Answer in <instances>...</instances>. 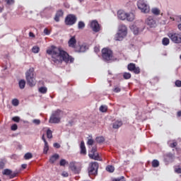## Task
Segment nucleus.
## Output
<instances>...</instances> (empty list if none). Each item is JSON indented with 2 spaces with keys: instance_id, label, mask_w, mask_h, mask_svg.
I'll return each instance as SVG.
<instances>
[{
  "instance_id": "obj_1",
  "label": "nucleus",
  "mask_w": 181,
  "mask_h": 181,
  "mask_svg": "<svg viewBox=\"0 0 181 181\" xmlns=\"http://www.w3.org/2000/svg\"><path fill=\"white\" fill-rule=\"evenodd\" d=\"M47 54L51 56L52 60L57 64L63 62H65V63H69V62L73 63L74 62V58L70 57L66 51L54 47V45L51 46V48L47 50Z\"/></svg>"
},
{
  "instance_id": "obj_2",
  "label": "nucleus",
  "mask_w": 181,
  "mask_h": 181,
  "mask_svg": "<svg viewBox=\"0 0 181 181\" xmlns=\"http://www.w3.org/2000/svg\"><path fill=\"white\" fill-rule=\"evenodd\" d=\"M68 45L69 47L74 49L76 53H84V52H86L87 49H88L87 47V45L86 44L76 45L77 40H76V36H73L69 39L68 41Z\"/></svg>"
},
{
  "instance_id": "obj_3",
  "label": "nucleus",
  "mask_w": 181,
  "mask_h": 181,
  "mask_svg": "<svg viewBox=\"0 0 181 181\" xmlns=\"http://www.w3.org/2000/svg\"><path fill=\"white\" fill-rule=\"evenodd\" d=\"M25 79L27 84L30 87H35L36 86V79L35 78V68L31 67L25 72Z\"/></svg>"
},
{
  "instance_id": "obj_4",
  "label": "nucleus",
  "mask_w": 181,
  "mask_h": 181,
  "mask_svg": "<svg viewBox=\"0 0 181 181\" xmlns=\"http://www.w3.org/2000/svg\"><path fill=\"white\" fill-rule=\"evenodd\" d=\"M127 26L123 24L120 25L119 26V30L117 33L115 35V40L121 42V40H122V39H124L125 36H127Z\"/></svg>"
},
{
  "instance_id": "obj_5",
  "label": "nucleus",
  "mask_w": 181,
  "mask_h": 181,
  "mask_svg": "<svg viewBox=\"0 0 181 181\" xmlns=\"http://www.w3.org/2000/svg\"><path fill=\"white\" fill-rule=\"evenodd\" d=\"M60 114H62V110H60L52 112L49 120V124H59L62 119Z\"/></svg>"
},
{
  "instance_id": "obj_6",
  "label": "nucleus",
  "mask_w": 181,
  "mask_h": 181,
  "mask_svg": "<svg viewBox=\"0 0 181 181\" xmlns=\"http://www.w3.org/2000/svg\"><path fill=\"white\" fill-rule=\"evenodd\" d=\"M168 36L173 43L177 45L181 43V33H169Z\"/></svg>"
},
{
  "instance_id": "obj_7",
  "label": "nucleus",
  "mask_w": 181,
  "mask_h": 181,
  "mask_svg": "<svg viewBox=\"0 0 181 181\" xmlns=\"http://www.w3.org/2000/svg\"><path fill=\"white\" fill-rule=\"evenodd\" d=\"M137 7L143 13H148L150 11L149 6H148L145 0H139L137 1Z\"/></svg>"
},
{
  "instance_id": "obj_8",
  "label": "nucleus",
  "mask_w": 181,
  "mask_h": 181,
  "mask_svg": "<svg viewBox=\"0 0 181 181\" xmlns=\"http://www.w3.org/2000/svg\"><path fill=\"white\" fill-rule=\"evenodd\" d=\"M102 57L105 62H110V60H112V51L107 48L103 49Z\"/></svg>"
},
{
  "instance_id": "obj_9",
  "label": "nucleus",
  "mask_w": 181,
  "mask_h": 181,
  "mask_svg": "<svg viewBox=\"0 0 181 181\" xmlns=\"http://www.w3.org/2000/svg\"><path fill=\"white\" fill-rule=\"evenodd\" d=\"M65 25L73 26L77 22V17L74 14H69L65 18Z\"/></svg>"
},
{
  "instance_id": "obj_10",
  "label": "nucleus",
  "mask_w": 181,
  "mask_h": 181,
  "mask_svg": "<svg viewBox=\"0 0 181 181\" xmlns=\"http://www.w3.org/2000/svg\"><path fill=\"white\" fill-rule=\"evenodd\" d=\"M98 163L93 162L90 163L88 168V173L89 175H97V172H98Z\"/></svg>"
},
{
  "instance_id": "obj_11",
  "label": "nucleus",
  "mask_w": 181,
  "mask_h": 181,
  "mask_svg": "<svg viewBox=\"0 0 181 181\" xmlns=\"http://www.w3.org/2000/svg\"><path fill=\"white\" fill-rule=\"evenodd\" d=\"M127 69L129 71H133L134 74H139V73H141V69H139V67H136L134 63L129 64Z\"/></svg>"
},
{
  "instance_id": "obj_12",
  "label": "nucleus",
  "mask_w": 181,
  "mask_h": 181,
  "mask_svg": "<svg viewBox=\"0 0 181 181\" xmlns=\"http://www.w3.org/2000/svg\"><path fill=\"white\" fill-rule=\"evenodd\" d=\"M146 25L149 26V28H155L156 26V21L152 16H149L145 21Z\"/></svg>"
},
{
  "instance_id": "obj_13",
  "label": "nucleus",
  "mask_w": 181,
  "mask_h": 181,
  "mask_svg": "<svg viewBox=\"0 0 181 181\" xmlns=\"http://www.w3.org/2000/svg\"><path fill=\"white\" fill-rule=\"evenodd\" d=\"M95 152H97V147L93 146L92 148V150L90 151V153H89V157L90 158V159L98 160V159H100V156H98V153Z\"/></svg>"
},
{
  "instance_id": "obj_14",
  "label": "nucleus",
  "mask_w": 181,
  "mask_h": 181,
  "mask_svg": "<svg viewBox=\"0 0 181 181\" xmlns=\"http://www.w3.org/2000/svg\"><path fill=\"white\" fill-rule=\"evenodd\" d=\"M90 28L93 32H100V24L98 21L94 20L90 22Z\"/></svg>"
},
{
  "instance_id": "obj_15",
  "label": "nucleus",
  "mask_w": 181,
  "mask_h": 181,
  "mask_svg": "<svg viewBox=\"0 0 181 181\" xmlns=\"http://www.w3.org/2000/svg\"><path fill=\"white\" fill-rule=\"evenodd\" d=\"M2 175H4L5 176H10V179H13V177H16L18 173H13L10 169H4L2 172Z\"/></svg>"
},
{
  "instance_id": "obj_16",
  "label": "nucleus",
  "mask_w": 181,
  "mask_h": 181,
  "mask_svg": "<svg viewBox=\"0 0 181 181\" xmlns=\"http://www.w3.org/2000/svg\"><path fill=\"white\" fill-rule=\"evenodd\" d=\"M127 13L123 10H119L117 11V18H119L120 21H125V19H127Z\"/></svg>"
},
{
  "instance_id": "obj_17",
  "label": "nucleus",
  "mask_w": 181,
  "mask_h": 181,
  "mask_svg": "<svg viewBox=\"0 0 181 181\" xmlns=\"http://www.w3.org/2000/svg\"><path fill=\"white\" fill-rule=\"evenodd\" d=\"M64 15V13L63 12V10H59L54 17L55 22H60V18H63V16Z\"/></svg>"
},
{
  "instance_id": "obj_18",
  "label": "nucleus",
  "mask_w": 181,
  "mask_h": 181,
  "mask_svg": "<svg viewBox=\"0 0 181 181\" xmlns=\"http://www.w3.org/2000/svg\"><path fill=\"white\" fill-rule=\"evenodd\" d=\"M81 148V155H87V150L86 149V144H84V141L81 142L80 145Z\"/></svg>"
},
{
  "instance_id": "obj_19",
  "label": "nucleus",
  "mask_w": 181,
  "mask_h": 181,
  "mask_svg": "<svg viewBox=\"0 0 181 181\" xmlns=\"http://www.w3.org/2000/svg\"><path fill=\"white\" fill-rule=\"evenodd\" d=\"M69 168L72 172L75 173H78V170H77V166H76V163L74 162H71L69 164Z\"/></svg>"
},
{
  "instance_id": "obj_20",
  "label": "nucleus",
  "mask_w": 181,
  "mask_h": 181,
  "mask_svg": "<svg viewBox=\"0 0 181 181\" xmlns=\"http://www.w3.org/2000/svg\"><path fill=\"white\" fill-rule=\"evenodd\" d=\"M120 127H122V121L117 120L113 123L112 128H114V129H118Z\"/></svg>"
},
{
  "instance_id": "obj_21",
  "label": "nucleus",
  "mask_w": 181,
  "mask_h": 181,
  "mask_svg": "<svg viewBox=\"0 0 181 181\" xmlns=\"http://www.w3.org/2000/svg\"><path fill=\"white\" fill-rule=\"evenodd\" d=\"M126 19L129 22H132L135 19V15L132 13H127Z\"/></svg>"
},
{
  "instance_id": "obj_22",
  "label": "nucleus",
  "mask_w": 181,
  "mask_h": 181,
  "mask_svg": "<svg viewBox=\"0 0 181 181\" xmlns=\"http://www.w3.org/2000/svg\"><path fill=\"white\" fill-rule=\"evenodd\" d=\"M60 156H59V154L56 153V154H54L52 156L50 157L49 158V162L50 163H54L56 162V160L57 159H59Z\"/></svg>"
},
{
  "instance_id": "obj_23",
  "label": "nucleus",
  "mask_w": 181,
  "mask_h": 181,
  "mask_svg": "<svg viewBox=\"0 0 181 181\" xmlns=\"http://www.w3.org/2000/svg\"><path fill=\"white\" fill-rule=\"evenodd\" d=\"M18 86L21 90H23V88H25V86H26V81H25V79H21V81H19Z\"/></svg>"
},
{
  "instance_id": "obj_24",
  "label": "nucleus",
  "mask_w": 181,
  "mask_h": 181,
  "mask_svg": "<svg viewBox=\"0 0 181 181\" xmlns=\"http://www.w3.org/2000/svg\"><path fill=\"white\" fill-rule=\"evenodd\" d=\"M151 12L153 15L156 16L160 15V10H159L158 8H153L151 9Z\"/></svg>"
},
{
  "instance_id": "obj_25",
  "label": "nucleus",
  "mask_w": 181,
  "mask_h": 181,
  "mask_svg": "<svg viewBox=\"0 0 181 181\" xmlns=\"http://www.w3.org/2000/svg\"><path fill=\"white\" fill-rule=\"evenodd\" d=\"M38 91L41 94H46V93H47V88H46L45 86L40 87V88H39Z\"/></svg>"
},
{
  "instance_id": "obj_26",
  "label": "nucleus",
  "mask_w": 181,
  "mask_h": 181,
  "mask_svg": "<svg viewBox=\"0 0 181 181\" xmlns=\"http://www.w3.org/2000/svg\"><path fill=\"white\" fill-rule=\"evenodd\" d=\"M47 137L48 138V139H52V138H53V132H52L50 129H48L47 130Z\"/></svg>"
},
{
  "instance_id": "obj_27",
  "label": "nucleus",
  "mask_w": 181,
  "mask_h": 181,
  "mask_svg": "<svg viewBox=\"0 0 181 181\" xmlns=\"http://www.w3.org/2000/svg\"><path fill=\"white\" fill-rule=\"evenodd\" d=\"M33 158V155H32V153H27L24 156V159L25 160H29V159H32Z\"/></svg>"
},
{
  "instance_id": "obj_28",
  "label": "nucleus",
  "mask_w": 181,
  "mask_h": 181,
  "mask_svg": "<svg viewBox=\"0 0 181 181\" xmlns=\"http://www.w3.org/2000/svg\"><path fill=\"white\" fill-rule=\"evenodd\" d=\"M106 170L107 172H110V173H112L115 170V168L112 165H107L106 167Z\"/></svg>"
},
{
  "instance_id": "obj_29",
  "label": "nucleus",
  "mask_w": 181,
  "mask_h": 181,
  "mask_svg": "<svg viewBox=\"0 0 181 181\" xmlns=\"http://www.w3.org/2000/svg\"><path fill=\"white\" fill-rule=\"evenodd\" d=\"M169 43H170V41L169 40V38L164 37L163 39L162 44L163 45V46H168V45H169Z\"/></svg>"
},
{
  "instance_id": "obj_30",
  "label": "nucleus",
  "mask_w": 181,
  "mask_h": 181,
  "mask_svg": "<svg viewBox=\"0 0 181 181\" xmlns=\"http://www.w3.org/2000/svg\"><path fill=\"white\" fill-rule=\"evenodd\" d=\"M95 141L96 142H98V144H103V142L105 141V139L104 138V136H98L96 137Z\"/></svg>"
},
{
  "instance_id": "obj_31",
  "label": "nucleus",
  "mask_w": 181,
  "mask_h": 181,
  "mask_svg": "<svg viewBox=\"0 0 181 181\" xmlns=\"http://www.w3.org/2000/svg\"><path fill=\"white\" fill-rule=\"evenodd\" d=\"M86 28V23L83 21H79L78 23V29H84Z\"/></svg>"
},
{
  "instance_id": "obj_32",
  "label": "nucleus",
  "mask_w": 181,
  "mask_h": 181,
  "mask_svg": "<svg viewBox=\"0 0 181 181\" xmlns=\"http://www.w3.org/2000/svg\"><path fill=\"white\" fill-rule=\"evenodd\" d=\"M11 103L14 107H18L19 105V100L16 98L13 99Z\"/></svg>"
},
{
  "instance_id": "obj_33",
  "label": "nucleus",
  "mask_w": 181,
  "mask_h": 181,
  "mask_svg": "<svg viewBox=\"0 0 181 181\" xmlns=\"http://www.w3.org/2000/svg\"><path fill=\"white\" fill-rule=\"evenodd\" d=\"M99 110L101 112H107L108 107L106 105H101Z\"/></svg>"
},
{
  "instance_id": "obj_34",
  "label": "nucleus",
  "mask_w": 181,
  "mask_h": 181,
  "mask_svg": "<svg viewBox=\"0 0 181 181\" xmlns=\"http://www.w3.org/2000/svg\"><path fill=\"white\" fill-rule=\"evenodd\" d=\"M123 77L125 80H129V78H131V74L128 72H125L123 74Z\"/></svg>"
},
{
  "instance_id": "obj_35",
  "label": "nucleus",
  "mask_w": 181,
  "mask_h": 181,
  "mask_svg": "<svg viewBox=\"0 0 181 181\" xmlns=\"http://www.w3.org/2000/svg\"><path fill=\"white\" fill-rule=\"evenodd\" d=\"M49 151V144L47 142L45 143V146H44V153H47V152Z\"/></svg>"
},
{
  "instance_id": "obj_36",
  "label": "nucleus",
  "mask_w": 181,
  "mask_h": 181,
  "mask_svg": "<svg viewBox=\"0 0 181 181\" xmlns=\"http://www.w3.org/2000/svg\"><path fill=\"white\" fill-rule=\"evenodd\" d=\"M153 168H158L159 166V161L158 160H153L152 161Z\"/></svg>"
},
{
  "instance_id": "obj_37",
  "label": "nucleus",
  "mask_w": 181,
  "mask_h": 181,
  "mask_svg": "<svg viewBox=\"0 0 181 181\" xmlns=\"http://www.w3.org/2000/svg\"><path fill=\"white\" fill-rule=\"evenodd\" d=\"M112 181H127V180H125V177L122 176L117 178H113Z\"/></svg>"
},
{
  "instance_id": "obj_38",
  "label": "nucleus",
  "mask_w": 181,
  "mask_h": 181,
  "mask_svg": "<svg viewBox=\"0 0 181 181\" xmlns=\"http://www.w3.org/2000/svg\"><path fill=\"white\" fill-rule=\"evenodd\" d=\"M40 48L37 46H34L32 49V52L33 53H37L38 52H40Z\"/></svg>"
},
{
  "instance_id": "obj_39",
  "label": "nucleus",
  "mask_w": 181,
  "mask_h": 181,
  "mask_svg": "<svg viewBox=\"0 0 181 181\" xmlns=\"http://www.w3.org/2000/svg\"><path fill=\"white\" fill-rule=\"evenodd\" d=\"M173 154L171 153H168L165 155V159H173Z\"/></svg>"
},
{
  "instance_id": "obj_40",
  "label": "nucleus",
  "mask_w": 181,
  "mask_h": 181,
  "mask_svg": "<svg viewBox=\"0 0 181 181\" xmlns=\"http://www.w3.org/2000/svg\"><path fill=\"white\" fill-rule=\"evenodd\" d=\"M170 148H176L177 146V142L173 141L169 144Z\"/></svg>"
},
{
  "instance_id": "obj_41",
  "label": "nucleus",
  "mask_w": 181,
  "mask_h": 181,
  "mask_svg": "<svg viewBox=\"0 0 181 181\" xmlns=\"http://www.w3.org/2000/svg\"><path fill=\"white\" fill-rule=\"evenodd\" d=\"M66 163H68L65 159H62L59 162L60 166H66Z\"/></svg>"
},
{
  "instance_id": "obj_42",
  "label": "nucleus",
  "mask_w": 181,
  "mask_h": 181,
  "mask_svg": "<svg viewBox=\"0 0 181 181\" xmlns=\"http://www.w3.org/2000/svg\"><path fill=\"white\" fill-rule=\"evenodd\" d=\"M113 91H114V93H120L121 88L119 86H115Z\"/></svg>"
},
{
  "instance_id": "obj_43",
  "label": "nucleus",
  "mask_w": 181,
  "mask_h": 181,
  "mask_svg": "<svg viewBox=\"0 0 181 181\" xmlns=\"http://www.w3.org/2000/svg\"><path fill=\"white\" fill-rule=\"evenodd\" d=\"M12 121H13L14 122H19V121H21V117H13L12 118Z\"/></svg>"
},
{
  "instance_id": "obj_44",
  "label": "nucleus",
  "mask_w": 181,
  "mask_h": 181,
  "mask_svg": "<svg viewBox=\"0 0 181 181\" xmlns=\"http://www.w3.org/2000/svg\"><path fill=\"white\" fill-rule=\"evenodd\" d=\"M5 2H6L7 5H13L15 0H5Z\"/></svg>"
},
{
  "instance_id": "obj_45",
  "label": "nucleus",
  "mask_w": 181,
  "mask_h": 181,
  "mask_svg": "<svg viewBox=\"0 0 181 181\" xmlns=\"http://www.w3.org/2000/svg\"><path fill=\"white\" fill-rule=\"evenodd\" d=\"M94 144V140L93 139H89L87 141V145H93Z\"/></svg>"
},
{
  "instance_id": "obj_46",
  "label": "nucleus",
  "mask_w": 181,
  "mask_h": 181,
  "mask_svg": "<svg viewBox=\"0 0 181 181\" xmlns=\"http://www.w3.org/2000/svg\"><path fill=\"white\" fill-rule=\"evenodd\" d=\"M18 129V124H14L11 126V131H16Z\"/></svg>"
},
{
  "instance_id": "obj_47",
  "label": "nucleus",
  "mask_w": 181,
  "mask_h": 181,
  "mask_svg": "<svg viewBox=\"0 0 181 181\" xmlns=\"http://www.w3.org/2000/svg\"><path fill=\"white\" fill-rule=\"evenodd\" d=\"M176 87H181V81L180 80H177L175 83Z\"/></svg>"
},
{
  "instance_id": "obj_48",
  "label": "nucleus",
  "mask_w": 181,
  "mask_h": 181,
  "mask_svg": "<svg viewBox=\"0 0 181 181\" xmlns=\"http://www.w3.org/2000/svg\"><path fill=\"white\" fill-rule=\"evenodd\" d=\"M5 168V163L4 161H0V170Z\"/></svg>"
},
{
  "instance_id": "obj_49",
  "label": "nucleus",
  "mask_w": 181,
  "mask_h": 181,
  "mask_svg": "<svg viewBox=\"0 0 181 181\" xmlns=\"http://www.w3.org/2000/svg\"><path fill=\"white\" fill-rule=\"evenodd\" d=\"M62 176H63V177H69V173L64 171L62 173Z\"/></svg>"
},
{
  "instance_id": "obj_50",
  "label": "nucleus",
  "mask_w": 181,
  "mask_h": 181,
  "mask_svg": "<svg viewBox=\"0 0 181 181\" xmlns=\"http://www.w3.org/2000/svg\"><path fill=\"white\" fill-rule=\"evenodd\" d=\"M33 122L34 124H35L36 125H40V119H34V120L33 121Z\"/></svg>"
},
{
  "instance_id": "obj_51",
  "label": "nucleus",
  "mask_w": 181,
  "mask_h": 181,
  "mask_svg": "<svg viewBox=\"0 0 181 181\" xmlns=\"http://www.w3.org/2000/svg\"><path fill=\"white\" fill-rule=\"evenodd\" d=\"M44 33L45 35H50V31L47 28L44 29Z\"/></svg>"
},
{
  "instance_id": "obj_52",
  "label": "nucleus",
  "mask_w": 181,
  "mask_h": 181,
  "mask_svg": "<svg viewBox=\"0 0 181 181\" xmlns=\"http://www.w3.org/2000/svg\"><path fill=\"white\" fill-rule=\"evenodd\" d=\"M54 148H57V149H59V148H60V144H59L58 143H54L53 144Z\"/></svg>"
},
{
  "instance_id": "obj_53",
  "label": "nucleus",
  "mask_w": 181,
  "mask_h": 181,
  "mask_svg": "<svg viewBox=\"0 0 181 181\" xmlns=\"http://www.w3.org/2000/svg\"><path fill=\"white\" fill-rule=\"evenodd\" d=\"M94 51L95 52V53H98L100 52V48L98 47H95Z\"/></svg>"
},
{
  "instance_id": "obj_54",
  "label": "nucleus",
  "mask_w": 181,
  "mask_h": 181,
  "mask_svg": "<svg viewBox=\"0 0 181 181\" xmlns=\"http://www.w3.org/2000/svg\"><path fill=\"white\" fill-rule=\"evenodd\" d=\"M42 139L44 144L46 143V142H47V141H46V138H45V134H42Z\"/></svg>"
},
{
  "instance_id": "obj_55",
  "label": "nucleus",
  "mask_w": 181,
  "mask_h": 181,
  "mask_svg": "<svg viewBox=\"0 0 181 181\" xmlns=\"http://www.w3.org/2000/svg\"><path fill=\"white\" fill-rule=\"evenodd\" d=\"M29 36H30V37H35V34L32 32H30L29 33Z\"/></svg>"
},
{
  "instance_id": "obj_56",
  "label": "nucleus",
  "mask_w": 181,
  "mask_h": 181,
  "mask_svg": "<svg viewBox=\"0 0 181 181\" xmlns=\"http://www.w3.org/2000/svg\"><path fill=\"white\" fill-rule=\"evenodd\" d=\"M176 173H181V168H178L175 170Z\"/></svg>"
},
{
  "instance_id": "obj_57",
  "label": "nucleus",
  "mask_w": 181,
  "mask_h": 181,
  "mask_svg": "<svg viewBox=\"0 0 181 181\" xmlns=\"http://www.w3.org/2000/svg\"><path fill=\"white\" fill-rule=\"evenodd\" d=\"M21 168L23 169H26V168H28V165L27 164H22Z\"/></svg>"
},
{
  "instance_id": "obj_58",
  "label": "nucleus",
  "mask_w": 181,
  "mask_h": 181,
  "mask_svg": "<svg viewBox=\"0 0 181 181\" xmlns=\"http://www.w3.org/2000/svg\"><path fill=\"white\" fill-rule=\"evenodd\" d=\"M177 117H181V111L177 112Z\"/></svg>"
},
{
  "instance_id": "obj_59",
  "label": "nucleus",
  "mask_w": 181,
  "mask_h": 181,
  "mask_svg": "<svg viewBox=\"0 0 181 181\" xmlns=\"http://www.w3.org/2000/svg\"><path fill=\"white\" fill-rule=\"evenodd\" d=\"M4 11V7H0V13Z\"/></svg>"
},
{
  "instance_id": "obj_60",
  "label": "nucleus",
  "mask_w": 181,
  "mask_h": 181,
  "mask_svg": "<svg viewBox=\"0 0 181 181\" xmlns=\"http://www.w3.org/2000/svg\"><path fill=\"white\" fill-rule=\"evenodd\" d=\"M134 35H138V30L134 32Z\"/></svg>"
},
{
  "instance_id": "obj_61",
  "label": "nucleus",
  "mask_w": 181,
  "mask_h": 181,
  "mask_svg": "<svg viewBox=\"0 0 181 181\" xmlns=\"http://www.w3.org/2000/svg\"><path fill=\"white\" fill-rule=\"evenodd\" d=\"M180 60H181V54H180Z\"/></svg>"
},
{
  "instance_id": "obj_62",
  "label": "nucleus",
  "mask_w": 181,
  "mask_h": 181,
  "mask_svg": "<svg viewBox=\"0 0 181 181\" xmlns=\"http://www.w3.org/2000/svg\"><path fill=\"white\" fill-rule=\"evenodd\" d=\"M0 181H1V180H0Z\"/></svg>"
}]
</instances>
